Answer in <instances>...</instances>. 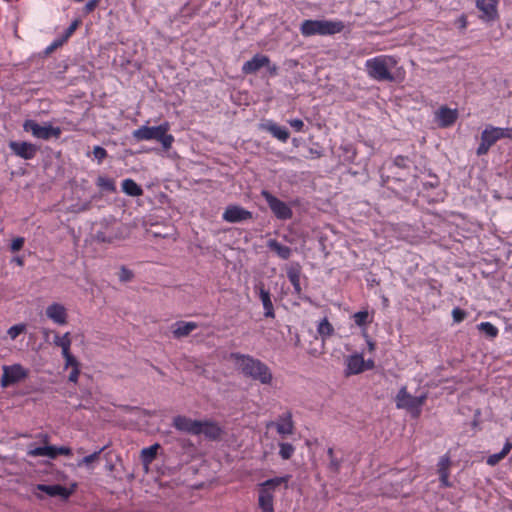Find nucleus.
I'll use <instances>...</instances> for the list:
<instances>
[{"instance_id":"obj_22","label":"nucleus","mask_w":512,"mask_h":512,"mask_svg":"<svg viewBox=\"0 0 512 512\" xmlns=\"http://www.w3.org/2000/svg\"><path fill=\"white\" fill-rule=\"evenodd\" d=\"M261 129L269 132L274 138L285 143L289 139V132L285 127H282L272 120H267L260 125Z\"/></svg>"},{"instance_id":"obj_2","label":"nucleus","mask_w":512,"mask_h":512,"mask_svg":"<svg viewBox=\"0 0 512 512\" xmlns=\"http://www.w3.org/2000/svg\"><path fill=\"white\" fill-rule=\"evenodd\" d=\"M398 60L394 56L379 55L365 61V69L368 76L376 81H395L393 69L396 68Z\"/></svg>"},{"instance_id":"obj_42","label":"nucleus","mask_w":512,"mask_h":512,"mask_svg":"<svg viewBox=\"0 0 512 512\" xmlns=\"http://www.w3.org/2000/svg\"><path fill=\"white\" fill-rule=\"evenodd\" d=\"M133 278V272L126 268L125 266H122L119 273V280L121 282H128L132 280Z\"/></svg>"},{"instance_id":"obj_49","label":"nucleus","mask_w":512,"mask_h":512,"mask_svg":"<svg viewBox=\"0 0 512 512\" xmlns=\"http://www.w3.org/2000/svg\"><path fill=\"white\" fill-rule=\"evenodd\" d=\"M340 466H341V464H340V461L338 459H336L335 457L330 459L329 467L334 472L339 471Z\"/></svg>"},{"instance_id":"obj_59","label":"nucleus","mask_w":512,"mask_h":512,"mask_svg":"<svg viewBox=\"0 0 512 512\" xmlns=\"http://www.w3.org/2000/svg\"><path fill=\"white\" fill-rule=\"evenodd\" d=\"M327 454L329 456V459L334 458V450L333 448H329L327 451Z\"/></svg>"},{"instance_id":"obj_50","label":"nucleus","mask_w":512,"mask_h":512,"mask_svg":"<svg viewBox=\"0 0 512 512\" xmlns=\"http://www.w3.org/2000/svg\"><path fill=\"white\" fill-rule=\"evenodd\" d=\"M96 240L99 242H112V238L107 237L103 232H98L96 234Z\"/></svg>"},{"instance_id":"obj_32","label":"nucleus","mask_w":512,"mask_h":512,"mask_svg":"<svg viewBox=\"0 0 512 512\" xmlns=\"http://www.w3.org/2000/svg\"><path fill=\"white\" fill-rule=\"evenodd\" d=\"M317 333L323 341L333 335L334 328L327 318H323L317 325Z\"/></svg>"},{"instance_id":"obj_43","label":"nucleus","mask_w":512,"mask_h":512,"mask_svg":"<svg viewBox=\"0 0 512 512\" xmlns=\"http://www.w3.org/2000/svg\"><path fill=\"white\" fill-rule=\"evenodd\" d=\"M453 320L457 323L463 321L466 317V312L459 307H456L452 310Z\"/></svg>"},{"instance_id":"obj_16","label":"nucleus","mask_w":512,"mask_h":512,"mask_svg":"<svg viewBox=\"0 0 512 512\" xmlns=\"http://www.w3.org/2000/svg\"><path fill=\"white\" fill-rule=\"evenodd\" d=\"M222 218L229 223H238L252 219V213L238 205H229L226 207Z\"/></svg>"},{"instance_id":"obj_41","label":"nucleus","mask_w":512,"mask_h":512,"mask_svg":"<svg viewBox=\"0 0 512 512\" xmlns=\"http://www.w3.org/2000/svg\"><path fill=\"white\" fill-rule=\"evenodd\" d=\"M93 155L100 164L107 157V151L101 146H95L93 148Z\"/></svg>"},{"instance_id":"obj_34","label":"nucleus","mask_w":512,"mask_h":512,"mask_svg":"<svg viewBox=\"0 0 512 512\" xmlns=\"http://www.w3.org/2000/svg\"><path fill=\"white\" fill-rule=\"evenodd\" d=\"M477 329L491 339L497 337L499 333L498 328L491 322H481L477 325Z\"/></svg>"},{"instance_id":"obj_12","label":"nucleus","mask_w":512,"mask_h":512,"mask_svg":"<svg viewBox=\"0 0 512 512\" xmlns=\"http://www.w3.org/2000/svg\"><path fill=\"white\" fill-rule=\"evenodd\" d=\"M45 315L52 323L58 326H65L68 323V311L62 303H50L45 309Z\"/></svg>"},{"instance_id":"obj_29","label":"nucleus","mask_w":512,"mask_h":512,"mask_svg":"<svg viewBox=\"0 0 512 512\" xmlns=\"http://www.w3.org/2000/svg\"><path fill=\"white\" fill-rule=\"evenodd\" d=\"M122 191L128 196L139 197L143 194V189L133 179H124L121 183Z\"/></svg>"},{"instance_id":"obj_45","label":"nucleus","mask_w":512,"mask_h":512,"mask_svg":"<svg viewBox=\"0 0 512 512\" xmlns=\"http://www.w3.org/2000/svg\"><path fill=\"white\" fill-rule=\"evenodd\" d=\"M24 238L23 237H17L15 238L12 243H11V250L13 252H16V251H19L22 249L23 245H24Z\"/></svg>"},{"instance_id":"obj_55","label":"nucleus","mask_w":512,"mask_h":512,"mask_svg":"<svg viewBox=\"0 0 512 512\" xmlns=\"http://www.w3.org/2000/svg\"><path fill=\"white\" fill-rule=\"evenodd\" d=\"M367 345L370 352L375 350V343L372 340L367 339Z\"/></svg>"},{"instance_id":"obj_1","label":"nucleus","mask_w":512,"mask_h":512,"mask_svg":"<svg viewBox=\"0 0 512 512\" xmlns=\"http://www.w3.org/2000/svg\"><path fill=\"white\" fill-rule=\"evenodd\" d=\"M236 368L246 377L259 381L261 384L269 385L273 376L270 368L261 360L250 355L232 353Z\"/></svg>"},{"instance_id":"obj_27","label":"nucleus","mask_w":512,"mask_h":512,"mask_svg":"<svg viewBox=\"0 0 512 512\" xmlns=\"http://www.w3.org/2000/svg\"><path fill=\"white\" fill-rule=\"evenodd\" d=\"M196 328H198L196 322L177 321L172 325V334L174 338L180 339L188 336Z\"/></svg>"},{"instance_id":"obj_37","label":"nucleus","mask_w":512,"mask_h":512,"mask_svg":"<svg viewBox=\"0 0 512 512\" xmlns=\"http://www.w3.org/2000/svg\"><path fill=\"white\" fill-rule=\"evenodd\" d=\"M352 318L355 324L359 327L366 326L371 321L369 313L366 310L354 313Z\"/></svg>"},{"instance_id":"obj_8","label":"nucleus","mask_w":512,"mask_h":512,"mask_svg":"<svg viewBox=\"0 0 512 512\" xmlns=\"http://www.w3.org/2000/svg\"><path fill=\"white\" fill-rule=\"evenodd\" d=\"M23 129L30 132L35 138L48 140L50 138H59L62 130L59 127H54L50 123L41 126L36 121L28 119L23 123Z\"/></svg>"},{"instance_id":"obj_6","label":"nucleus","mask_w":512,"mask_h":512,"mask_svg":"<svg viewBox=\"0 0 512 512\" xmlns=\"http://www.w3.org/2000/svg\"><path fill=\"white\" fill-rule=\"evenodd\" d=\"M503 138L512 139V127H496L487 125L481 133V142L477 147L476 154L482 156L488 153L489 149Z\"/></svg>"},{"instance_id":"obj_17","label":"nucleus","mask_w":512,"mask_h":512,"mask_svg":"<svg viewBox=\"0 0 512 512\" xmlns=\"http://www.w3.org/2000/svg\"><path fill=\"white\" fill-rule=\"evenodd\" d=\"M173 426L178 431L199 435L200 420H193L189 417L178 415L173 419Z\"/></svg>"},{"instance_id":"obj_47","label":"nucleus","mask_w":512,"mask_h":512,"mask_svg":"<svg viewBox=\"0 0 512 512\" xmlns=\"http://www.w3.org/2000/svg\"><path fill=\"white\" fill-rule=\"evenodd\" d=\"M79 374H80V368L72 369L69 374V377H68L69 381L76 383L78 381Z\"/></svg>"},{"instance_id":"obj_7","label":"nucleus","mask_w":512,"mask_h":512,"mask_svg":"<svg viewBox=\"0 0 512 512\" xmlns=\"http://www.w3.org/2000/svg\"><path fill=\"white\" fill-rule=\"evenodd\" d=\"M427 393H423L419 396H412L406 386H402L396 397L395 405L397 409H405L411 413L413 417H418L421 414L422 406L427 399Z\"/></svg>"},{"instance_id":"obj_15","label":"nucleus","mask_w":512,"mask_h":512,"mask_svg":"<svg viewBox=\"0 0 512 512\" xmlns=\"http://www.w3.org/2000/svg\"><path fill=\"white\" fill-rule=\"evenodd\" d=\"M274 426L277 430V433L281 436L292 435L294 432V422L292 419V413L290 411H286L283 414L279 415L275 422H269L267 427Z\"/></svg>"},{"instance_id":"obj_11","label":"nucleus","mask_w":512,"mask_h":512,"mask_svg":"<svg viewBox=\"0 0 512 512\" xmlns=\"http://www.w3.org/2000/svg\"><path fill=\"white\" fill-rule=\"evenodd\" d=\"M27 376L28 370L21 364L5 365L3 366L1 385L6 387L25 379Z\"/></svg>"},{"instance_id":"obj_25","label":"nucleus","mask_w":512,"mask_h":512,"mask_svg":"<svg viewBox=\"0 0 512 512\" xmlns=\"http://www.w3.org/2000/svg\"><path fill=\"white\" fill-rule=\"evenodd\" d=\"M436 117L439 122V126L449 127L457 120L458 111L457 109H451L443 106L438 110Z\"/></svg>"},{"instance_id":"obj_61","label":"nucleus","mask_w":512,"mask_h":512,"mask_svg":"<svg viewBox=\"0 0 512 512\" xmlns=\"http://www.w3.org/2000/svg\"><path fill=\"white\" fill-rule=\"evenodd\" d=\"M511 331H512V326L510 327Z\"/></svg>"},{"instance_id":"obj_31","label":"nucleus","mask_w":512,"mask_h":512,"mask_svg":"<svg viewBox=\"0 0 512 512\" xmlns=\"http://www.w3.org/2000/svg\"><path fill=\"white\" fill-rule=\"evenodd\" d=\"M53 344L61 348L62 354L70 352L72 340L70 332H65L63 335L55 334Z\"/></svg>"},{"instance_id":"obj_57","label":"nucleus","mask_w":512,"mask_h":512,"mask_svg":"<svg viewBox=\"0 0 512 512\" xmlns=\"http://www.w3.org/2000/svg\"><path fill=\"white\" fill-rule=\"evenodd\" d=\"M59 45V42H54L51 46L47 47V51L50 52Z\"/></svg>"},{"instance_id":"obj_4","label":"nucleus","mask_w":512,"mask_h":512,"mask_svg":"<svg viewBox=\"0 0 512 512\" xmlns=\"http://www.w3.org/2000/svg\"><path fill=\"white\" fill-rule=\"evenodd\" d=\"M345 28L341 20H304L300 25V32L304 37L331 36L341 33Z\"/></svg>"},{"instance_id":"obj_13","label":"nucleus","mask_w":512,"mask_h":512,"mask_svg":"<svg viewBox=\"0 0 512 512\" xmlns=\"http://www.w3.org/2000/svg\"><path fill=\"white\" fill-rule=\"evenodd\" d=\"M499 0H476V8L481 12L479 18L484 22L498 19Z\"/></svg>"},{"instance_id":"obj_33","label":"nucleus","mask_w":512,"mask_h":512,"mask_svg":"<svg viewBox=\"0 0 512 512\" xmlns=\"http://www.w3.org/2000/svg\"><path fill=\"white\" fill-rule=\"evenodd\" d=\"M159 447V444L156 443L142 449L141 459L145 465L150 464L155 459Z\"/></svg>"},{"instance_id":"obj_40","label":"nucleus","mask_w":512,"mask_h":512,"mask_svg":"<svg viewBox=\"0 0 512 512\" xmlns=\"http://www.w3.org/2000/svg\"><path fill=\"white\" fill-rule=\"evenodd\" d=\"M63 358L65 359V368L71 367L79 368V362L77 359L71 354V352H68L67 354H62Z\"/></svg>"},{"instance_id":"obj_19","label":"nucleus","mask_w":512,"mask_h":512,"mask_svg":"<svg viewBox=\"0 0 512 512\" xmlns=\"http://www.w3.org/2000/svg\"><path fill=\"white\" fill-rule=\"evenodd\" d=\"M269 63L270 59L268 56L258 53L243 64L242 72L246 75L253 74L264 66H269Z\"/></svg>"},{"instance_id":"obj_56","label":"nucleus","mask_w":512,"mask_h":512,"mask_svg":"<svg viewBox=\"0 0 512 512\" xmlns=\"http://www.w3.org/2000/svg\"><path fill=\"white\" fill-rule=\"evenodd\" d=\"M76 26H77L76 22H74L73 24L70 25V27L68 28V31H67L68 35L71 34L75 30Z\"/></svg>"},{"instance_id":"obj_14","label":"nucleus","mask_w":512,"mask_h":512,"mask_svg":"<svg viewBox=\"0 0 512 512\" xmlns=\"http://www.w3.org/2000/svg\"><path fill=\"white\" fill-rule=\"evenodd\" d=\"M9 148L16 156L24 160L33 159L38 151L35 144L25 141H10Z\"/></svg>"},{"instance_id":"obj_3","label":"nucleus","mask_w":512,"mask_h":512,"mask_svg":"<svg viewBox=\"0 0 512 512\" xmlns=\"http://www.w3.org/2000/svg\"><path fill=\"white\" fill-rule=\"evenodd\" d=\"M169 130L170 123L165 121L158 126L142 125L132 135L137 141L156 140L161 143L163 150L168 151L175 141L174 136L168 133Z\"/></svg>"},{"instance_id":"obj_35","label":"nucleus","mask_w":512,"mask_h":512,"mask_svg":"<svg viewBox=\"0 0 512 512\" xmlns=\"http://www.w3.org/2000/svg\"><path fill=\"white\" fill-rule=\"evenodd\" d=\"M105 449V447H102L101 449H99L98 451H95L94 453L90 454V455H87L85 457H83L82 459H80L78 462H77V466L78 467H87V468H90L91 464L93 462H95L96 460H98L99 458V455L102 453V451Z\"/></svg>"},{"instance_id":"obj_60","label":"nucleus","mask_w":512,"mask_h":512,"mask_svg":"<svg viewBox=\"0 0 512 512\" xmlns=\"http://www.w3.org/2000/svg\"><path fill=\"white\" fill-rule=\"evenodd\" d=\"M43 333H44L45 335H48L49 330L45 329V330H43Z\"/></svg>"},{"instance_id":"obj_5","label":"nucleus","mask_w":512,"mask_h":512,"mask_svg":"<svg viewBox=\"0 0 512 512\" xmlns=\"http://www.w3.org/2000/svg\"><path fill=\"white\" fill-rule=\"evenodd\" d=\"M290 475L274 477L258 484V507L261 512H274V496L277 487L287 483Z\"/></svg>"},{"instance_id":"obj_51","label":"nucleus","mask_w":512,"mask_h":512,"mask_svg":"<svg viewBox=\"0 0 512 512\" xmlns=\"http://www.w3.org/2000/svg\"><path fill=\"white\" fill-rule=\"evenodd\" d=\"M37 438L40 439V441L45 445H48L50 441V436L46 433H40L37 435Z\"/></svg>"},{"instance_id":"obj_39","label":"nucleus","mask_w":512,"mask_h":512,"mask_svg":"<svg viewBox=\"0 0 512 512\" xmlns=\"http://www.w3.org/2000/svg\"><path fill=\"white\" fill-rule=\"evenodd\" d=\"M25 329V324H16L8 329L7 334L12 340H15L21 333L25 331Z\"/></svg>"},{"instance_id":"obj_44","label":"nucleus","mask_w":512,"mask_h":512,"mask_svg":"<svg viewBox=\"0 0 512 512\" xmlns=\"http://www.w3.org/2000/svg\"><path fill=\"white\" fill-rule=\"evenodd\" d=\"M288 123L296 132L303 131V128L305 126L303 120H301L299 118L290 119V120H288Z\"/></svg>"},{"instance_id":"obj_20","label":"nucleus","mask_w":512,"mask_h":512,"mask_svg":"<svg viewBox=\"0 0 512 512\" xmlns=\"http://www.w3.org/2000/svg\"><path fill=\"white\" fill-rule=\"evenodd\" d=\"M199 435L203 434L209 440H218L222 433L223 428L215 421L200 420Z\"/></svg>"},{"instance_id":"obj_48","label":"nucleus","mask_w":512,"mask_h":512,"mask_svg":"<svg viewBox=\"0 0 512 512\" xmlns=\"http://www.w3.org/2000/svg\"><path fill=\"white\" fill-rule=\"evenodd\" d=\"M97 4H98V0H89V1L85 4L84 9H85V11H86L87 13H90V12H92V11L95 9V7L97 6Z\"/></svg>"},{"instance_id":"obj_9","label":"nucleus","mask_w":512,"mask_h":512,"mask_svg":"<svg viewBox=\"0 0 512 512\" xmlns=\"http://www.w3.org/2000/svg\"><path fill=\"white\" fill-rule=\"evenodd\" d=\"M262 197L267 202L274 216L279 220H288L292 218L293 212L290 206L284 201L278 199L267 190L261 191Z\"/></svg>"},{"instance_id":"obj_23","label":"nucleus","mask_w":512,"mask_h":512,"mask_svg":"<svg viewBox=\"0 0 512 512\" xmlns=\"http://www.w3.org/2000/svg\"><path fill=\"white\" fill-rule=\"evenodd\" d=\"M287 277L293 286L294 294L297 297H301V295H302V288H301V284H300L301 266L298 263L290 265L287 268Z\"/></svg>"},{"instance_id":"obj_24","label":"nucleus","mask_w":512,"mask_h":512,"mask_svg":"<svg viewBox=\"0 0 512 512\" xmlns=\"http://www.w3.org/2000/svg\"><path fill=\"white\" fill-rule=\"evenodd\" d=\"M256 289L258 290L259 298H260L263 308H264L265 317L274 318L275 317L274 307H273V303L271 300V295H270L269 290H266L262 283L257 285Z\"/></svg>"},{"instance_id":"obj_30","label":"nucleus","mask_w":512,"mask_h":512,"mask_svg":"<svg viewBox=\"0 0 512 512\" xmlns=\"http://www.w3.org/2000/svg\"><path fill=\"white\" fill-rule=\"evenodd\" d=\"M267 246L269 249L274 251L280 258H282L284 260L290 258L291 254H292V250L290 247H288L286 245H282L275 239L268 240Z\"/></svg>"},{"instance_id":"obj_53","label":"nucleus","mask_w":512,"mask_h":512,"mask_svg":"<svg viewBox=\"0 0 512 512\" xmlns=\"http://www.w3.org/2000/svg\"><path fill=\"white\" fill-rule=\"evenodd\" d=\"M271 76H275L278 72V67L275 64L269 63V66H265Z\"/></svg>"},{"instance_id":"obj_26","label":"nucleus","mask_w":512,"mask_h":512,"mask_svg":"<svg viewBox=\"0 0 512 512\" xmlns=\"http://www.w3.org/2000/svg\"><path fill=\"white\" fill-rule=\"evenodd\" d=\"M37 490L44 492L48 496L51 497H61L63 499H67L71 491L67 489L66 487L60 485V484H53V485H46V484H38Z\"/></svg>"},{"instance_id":"obj_18","label":"nucleus","mask_w":512,"mask_h":512,"mask_svg":"<svg viewBox=\"0 0 512 512\" xmlns=\"http://www.w3.org/2000/svg\"><path fill=\"white\" fill-rule=\"evenodd\" d=\"M451 465L452 461L448 454H444L443 456L440 457L437 463V472L439 474L441 487H452V483L449 480Z\"/></svg>"},{"instance_id":"obj_52","label":"nucleus","mask_w":512,"mask_h":512,"mask_svg":"<svg viewBox=\"0 0 512 512\" xmlns=\"http://www.w3.org/2000/svg\"><path fill=\"white\" fill-rule=\"evenodd\" d=\"M458 24H459V27L461 29H465L467 27V18L464 14H462L458 20H457Z\"/></svg>"},{"instance_id":"obj_46","label":"nucleus","mask_w":512,"mask_h":512,"mask_svg":"<svg viewBox=\"0 0 512 512\" xmlns=\"http://www.w3.org/2000/svg\"><path fill=\"white\" fill-rule=\"evenodd\" d=\"M407 163H408V158L406 157H403V156H397L395 159H394V164L398 167H406L407 166Z\"/></svg>"},{"instance_id":"obj_28","label":"nucleus","mask_w":512,"mask_h":512,"mask_svg":"<svg viewBox=\"0 0 512 512\" xmlns=\"http://www.w3.org/2000/svg\"><path fill=\"white\" fill-rule=\"evenodd\" d=\"M511 449H512V442L509 439H507L503 445L502 450L498 453L489 455L486 459V463L489 466L497 465L501 460H503L509 454Z\"/></svg>"},{"instance_id":"obj_21","label":"nucleus","mask_w":512,"mask_h":512,"mask_svg":"<svg viewBox=\"0 0 512 512\" xmlns=\"http://www.w3.org/2000/svg\"><path fill=\"white\" fill-rule=\"evenodd\" d=\"M365 370V360L362 354H353L346 359L345 375L360 374Z\"/></svg>"},{"instance_id":"obj_58","label":"nucleus","mask_w":512,"mask_h":512,"mask_svg":"<svg viewBox=\"0 0 512 512\" xmlns=\"http://www.w3.org/2000/svg\"><path fill=\"white\" fill-rule=\"evenodd\" d=\"M14 261L19 265V266H22L23 265V259L21 257H15L14 258Z\"/></svg>"},{"instance_id":"obj_38","label":"nucleus","mask_w":512,"mask_h":512,"mask_svg":"<svg viewBox=\"0 0 512 512\" xmlns=\"http://www.w3.org/2000/svg\"><path fill=\"white\" fill-rule=\"evenodd\" d=\"M96 184L98 187L106 191L114 192L116 189L114 181L106 176H99Z\"/></svg>"},{"instance_id":"obj_54","label":"nucleus","mask_w":512,"mask_h":512,"mask_svg":"<svg viewBox=\"0 0 512 512\" xmlns=\"http://www.w3.org/2000/svg\"><path fill=\"white\" fill-rule=\"evenodd\" d=\"M373 367H374V361L372 359L365 361V370L372 369Z\"/></svg>"},{"instance_id":"obj_10","label":"nucleus","mask_w":512,"mask_h":512,"mask_svg":"<svg viewBox=\"0 0 512 512\" xmlns=\"http://www.w3.org/2000/svg\"><path fill=\"white\" fill-rule=\"evenodd\" d=\"M71 454V448L66 446L57 447L54 445H45L37 447L33 444H29L27 447V455L30 457H47L49 459H55L58 455L70 456Z\"/></svg>"},{"instance_id":"obj_36","label":"nucleus","mask_w":512,"mask_h":512,"mask_svg":"<svg viewBox=\"0 0 512 512\" xmlns=\"http://www.w3.org/2000/svg\"><path fill=\"white\" fill-rule=\"evenodd\" d=\"M295 452V447L287 442L279 443V455L283 460H288Z\"/></svg>"}]
</instances>
